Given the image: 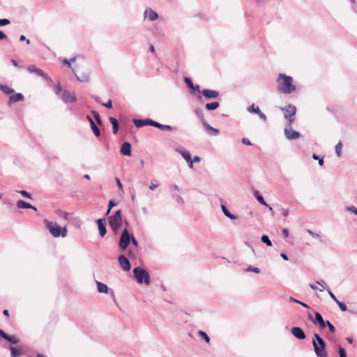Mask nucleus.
<instances>
[{"instance_id":"20","label":"nucleus","mask_w":357,"mask_h":357,"mask_svg":"<svg viewBox=\"0 0 357 357\" xmlns=\"http://www.w3.org/2000/svg\"><path fill=\"white\" fill-rule=\"evenodd\" d=\"M23 100L24 96L20 93H17L9 96L8 104L10 105L14 102L22 101Z\"/></svg>"},{"instance_id":"32","label":"nucleus","mask_w":357,"mask_h":357,"mask_svg":"<svg viewBox=\"0 0 357 357\" xmlns=\"http://www.w3.org/2000/svg\"><path fill=\"white\" fill-rule=\"evenodd\" d=\"M13 344H17L19 342V339L15 335H7L6 338L4 339Z\"/></svg>"},{"instance_id":"10","label":"nucleus","mask_w":357,"mask_h":357,"mask_svg":"<svg viewBox=\"0 0 357 357\" xmlns=\"http://www.w3.org/2000/svg\"><path fill=\"white\" fill-rule=\"evenodd\" d=\"M281 109L284 112V116L285 119H289L290 116H294L296 112V107L292 105H288L284 107H281Z\"/></svg>"},{"instance_id":"12","label":"nucleus","mask_w":357,"mask_h":357,"mask_svg":"<svg viewBox=\"0 0 357 357\" xmlns=\"http://www.w3.org/2000/svg\"><path fill=\"white\" fill-rule=\"evenodd\" d=\"M28 70L30 73H36L38 75L44 77L47 80L50 79L49 76L43 70H41L40 68H37L34 65L29 66L28 67Z\"/></svg>"},{"instance_id":"4","label":"nucleus","mask_w":357,"mask_h":357,"mask_svg":"<svg viewBox=\"0 0 357 357\" xmlns=\"http://www.w3.org/2000/svg\"><path fill=\"white\" fill-rule=\"evenodd\" d=\"M133 275L138 283H144L146 285L150 284V275L149 272L144 268L139 266L133 269Z\"/></svg>"},{"instance_id":"56","label":"nucleus","mask_w":357,"mask_h":357,"mask_svg":"<svg viewBox=\"0 0 357 357\" xmlns=\"http://www.w3.org/2000/svg\"><path fill=\"white\" fill-rule=\"evenodd\" d=\"M282 233L284 238L289 236V230L287 229H283Z\"/></svg>"},{"instance_id":"61","label":"nucleus","mask_w":357,"mask_h":357,"mask_svg":"<svg viewBox=\"0 0 357 357\" xmlns=\"http://www.w3.org/2000/svg\"><path fill=\"white\" fill-rule=\"evenodd\" d=\"M158 187V184H154L153 183H151V185H149V189L151 190H154L156 188Z\"/></svg>"},{"instance_id":"43","label":"nucleus","mask_w":357,"mask_h":357,"mask_svg":"<svg viewBox=\"0 0 357 357\" xmlns=\"http://www.w3.org/2000/svg\"><path fill=\"white\" fill-rule=\"evenodd\" d=\"M246 271L248 272H254L255 273H259L260 272V269L257 267H253L252 266H249L247 269H246Z\"/></svg>"},{"instance_id":"47","label":"nucleus","mask_w":357,"mask_h":357,"mask_svg":"<svg viewBox=\"0 0 357 357\" xmlns=\"http://www.w3.org/2000/svg\"><path fill=\"white\" fill-rule=\"evenodd\" d=\"M10 23V20L8 19H0V26H4L8 25Z\"/></svg>"},{"instance_id":"9","label":"nucleus","mask_w":357,"mask_h":357,"mask_svg":"<svg viewBox=\"0 0 357 357\" xmlns=\"http://www.w3.org/2000/svg\"><path fill=\"white\" fill-rule=\"evenodd\" d=\"M118 261L121 268L124 271H129L130 270L131 266L129 260L124 255H121L119 257Z\"/></svg>"},{"instance_id":"26","label":"nucleus","mask_w":357,"mask_h":357,"mask_svg":"<svg viewBox=\"0 0 357 357\" xmlns=\"http://www.w3.org/2000/svg\"><path fill=\"white\" fill-rule=\"evenodd\" d=\"M109 121L112 125L113 133L116 134L119 130V122L117 119L114 117H110Z\"/></svg>"},{"instance_id":"60","label":"nucleus","mask_w":357,"mask_h":357,"mask_svg":"<svg viewBox=\"0 0 357 357\" xmlns=\"http://www.w3.org/2000/svg\"><path fill=\"white\" fill-rule=\"evenodd\" d=\"M193 91H197L199 93H202V91H200L199 86L198 85H193V87L191 88Z\"/></svg>"},{"instance_id":"52","label":"nucleus","mask_w":357,"mask_h":357,"mask_svg":"<svg viewBox=\"0 0 357 357\" xmlns=\"http://www.w3.org/2000/svg\"><path fill=\"white\" fill-rule=\"evenodd\" d=\"M117 205V202L114 199H110L108 204L109 208H112L114 206Z\"/></svg>"},{"instance_id":"40","label":"nucleus","mask_w":357,"mask_h":357,"mask_svg":"<svg viewBox=\"0 0 357 357\" xmlns=\"http://www.w3.org/2000/svg\"><path fill=\"white\" fill-rule=\"evenodd\" d=\"M91 114H93V117L95 118L96 122L99 125H100L101 124V119H100L99 114L96 111H94V110L91 111Z\"/></svg>"},{"instance_id":"14","label":"nucleus","mask_w":357,"mask_h":357,"mask_svg":"<svg viewBox=\"0 0 357 357\" xmlns=\"http://www.w3.org/2000/svg\"><path fill=\"white\" fill-rule=\"evenodd\" d=\"M291 334L298 340H304L305 334L300 327H293L291 329Z\"/></svg>"},{"instance_id":"6","label":"nucleus","mask_w":357,"mask_h":357,"mask_svg":"<svg viewBox=\"0 0 357 357\" xmlns=\"http://www.w3.org/2000/svg\"><path fill=\"white\" fill-rule=\"evenodd\" d=\"M132 234H130L127 228H125L120 236L119 247L121 251H125L130 243Z\"/></svg>"},{"instance_id":"50","label":"nucleus","mask_w":357,"mask_h":357,"mask_svg":"<svg viewBox=\"0 0 357 357\" xmlns=\"http://www.w3.org/2000/svg\"><path fill=\"white\" fill-rule=\"evenodd\" d=\"M287 119V123L286 124V126L285 127H291V124L294 121L295 119L294 117L293 116H290L289 117V119Z\"/></svg>"},{"instance_id":"34","label":"nucleus","mask_w":357,"mask_h":357,"mask_svg":"<svg viewBox=\"0 0 357 357\" xmlns=\"http://www.w3.org/2000/svg\"><path fill=\"white\" fill-rule=\"evenodd\" d=\"M247 110L250 113L257 114L258 112H259L260 109L258 106H255V105L253 103L247 108Z\"/></svg>"},{"instance_id":"2","label":"nucleus","mask_w":357,"mask_h":357,"mask_svg":"<svg viewBox=\"0 0 357 357\" xmlns=\"http://www.w3.org/2000/svg\"><path fill=\"white\" fill-rule=\"evenodd\" d=\"M43 222L53 237H66L67 236L68 231L66 226L61 228L56 222L49 221L47 219H45Z\"/></svg>"},{"instance_id":"18","label":"nucleus","mask_w":357,"mask_h":357,"mask_svg":"<svg viewBox=\"0 0 357 357\" xmlns=\"http://www.w3.org/2000/svg\"><path fill=\"white\" fill-rule=\"evenodd\" d=\"M144 17H147L150 21L156 20L158 18V13L151 8H146L144 13Z\"/></svg>"},{"instance_id":"58","label":"nucleus","mask_w":357,"mask_h":357,"mask_svg":"<svg viewBox=\"0 0 357 357\" xmlns=\"http://www.w3.org/2000/svg\"><path fill=\"white\" fill-rule=\"evenodd\" d=\"M75 61V59H71V60H70V61L64 60L63 63H64L65 64H68V67H69V68H71V62H73V61Z\"/></svg>"},{"instance_id":"30","label":"nucleus","mask_w":357,"mask_h":357,"mask_svg":"<svg viewBox=\"0 0 357 357\" xmlns=\"http://www.w3.org/2000/svg\"><path fill=\"white\" fill-rule=\"evenodd\" d=\"M155 128H159L160 130H172L173 128L169 125H163L158 122L155 123Z\"/></svg>"},{"instance_id":"7","label":"nucleus","mask_w":357,"mask_h":357,"mask_svg":"<svg viewBox=\"0 0 357 357\" xmlns=\"http://www.w3.org/2000/svg\"><path fill=\"white\" fill-rule=\"evenodd\" d=\"M284 135L289 140H294L298 139L301 137L300 132L295 131L292 127H285L284 130Z\"/></svg>"},{"instance_id":"39","label":"nucleus","mask_w":357,"mask_h":357,"mask_svg":"<svg viewBox=\"0 0 357 357\" xmlns=\"http://www.w3.org/2000/svg\"><path fill=\"white\" fill-rule=\"evenodd\" d=\"M345 210L357 215V208L354 206H346Z\"/></svg>"},{"instance_id":"64","label":"nucleus","mask_w":357,"mask_h":357,"mask_svg":"<svg viewBox=\"0 0 357 357\" xmlns=\"http://www.w3.org/2000/svg\"><path fill=\"white\" fill-rule=\"evenodd\" d=\"M7 335H8L7 333H6L0 329V335H1V337L5 339L6 337L7 336Z\"/></svg>"},{"instance_id":"53","label":"nucleus","mask_w":357,"mask_h":357,"mask_svg":"<svg viewBox=\"0 0 357 357\" xmlns=\"http://www.w3.org/2000/svg\"><path fill=\"white\" fill-rule=\"evenodd\" d=\"M257 114L259 115V118L262 119L263 121H266V116L265 114H264L261 110H259V112H258Z\"/></svg>"},{"instance_id":"37","label":"nucleus","mask_w":357,"mask_h":357,"mask_svg":"<svg viewBox=\"0 0 357 357\" xmlns=\"http://www.w3.org/2000/svg\"><path fill=\"white\" fill-rule=\"evenodd\" d=\"M261 240L266 245H268V246L272 245L271 241L269 239V237L267 235H265V234L262 235L261 237Z\"/></svg>"},{"instance_id":"17","label":"nucleus","mask_w":357,"mask_h":357,"mask_svg":"<svg viewBox=\"0 0 357 357\" xmlns=\"http://www.w3.org/2000/svg\"><path fill=\"white\" fill-rule=\"evenodd\" d=\"M314 324H318L321 328H324L326 326V321H325L321 314L316 312L314 314V319L312 320Z\"/></svg>"},{"instance_id":"13","label":"nucleus","mask_w":357,"mask_h":357,"mask_svg":"<svg viewBox=\"0 0 357 357\" xmlns=\"http://www.w3.org/2000/svg\"><path fill=\"white\" fill-rule=\"evenodd\" d=\"M96 222L98 225L100 236L103 237L107 233L106 220L105 218H100L97 220Z\"/></svg>"},{"instance_id":"55","label":"nucleus","mask_w":357,"mask_h":357,"mask_svg":"<svg viewBox=\"0 0 357 357\" xmlns=\"http://www.w3.org/2000/svg\"><path fill=\"white\" fill-rule=\"evenodd\" d=\"M242 143H243L245 145H251L250 141L248 138H243L242 139Z\"/></svg>"},{"instance_id":"21","label":"nucleus","mask_w":357,"mask_h":357,"mask_svg":"<svg viewBox=\"0 0 357 357\" xmlns=\"http://www.w3.org/2000/svg\"><path fill=\"white\" fill-rule=\"evenodd\" d=\"M120 153L123 155H130L131 144L129 142H124L121 147Z\"/></svg>"},{"instance_id":"63","label":"nucleus","mask_w":357,"mask_h":357,"mask_svg":"<svg viewBox=\"0 0 357 357\" xmlns=\"http://www.w3.org/2000/svg\"><path fill=\"white\" fill-rule=\"evenodd\" d=\"M62 91L61 86L60 85H56L55 87V92L56 94H59Z\"/></svg>"},{"instance_id":"31","label":"nucleus","mask_w":357,"mask_h":357,"mask_svg":"<svg viewBox=\"0 0 357 357\" xmlns=\"http://www.w3.org/2000/svg\"><path fill=\"white\" fill-rule=\"evenodd\" d=\"M256 198H257V201H258L260 204H262V205H264V206H266L268 207V208H269V210H270V211H271V210H272V207L269 206L267 204V203L265 202V200H264V197H263L261 195H259V194H258V192H256Z\"/></svg>"},{"instance_id":"45","label":"nucleus","mask_w":357,"mask_h":357,"mask_svg":"<svg viewBox=\"0 0 357 357\" xmlns=\"http://www.w3.org/2000/svg\"><path fill=\"white\" fill-rule=\"evenodd\" d=\"M184 82L190 89L193 87L194 84L190 78L185 77L184 78Z\"/></svg>"},{"instance_id":"33","label":"nucleus","mask_w":357,"mask_h":357,"mask_svg":"<svg viewBox=\"0 0 357 357\" xmlns=\"http://www.w3.org/2000/svg\"><path fill=\"white\" fill-rule=\"evenodd\" d=\"M197 334H198V336L199 337H201L202 339H203L206 342L208 343L210 342V337L206 334V333H205L202 331H198Z\"/></svg>"},{"instance_id":"1","label":"nucleus","mask_w":357,"mask_h":357,"mask_svg":"<svg viewBox=\"0 0 357 357\" xmlns=\"http://www.w3.org/2000/svg\"><path fill=\"white\" fill-rule=\"evenodd\" d=\"M278 90L284 94H289L296 89L293 84V78L285 74L280 73L277 79Z\"/></svg>"},{"instance_id":"42","label":"nucleus","mask_w":357,"mask_h":357,"mask_svg":"<svg viewBox=\"0 0 357 357\" xmlns=\"http://www.w3.org/2000/svg\"><path fill=\"white\" fill-rule=\"evenodd\" d=\"M335 303L337 304V305L339 306L340 309L342 311V312H345L347 310V307L345 303H342V302H340L338 300L335 301Z\"/></svg>"},{"instance_id":"8","label":"nucleus","mask_w":357,"mask_h":357,"mask_svg":"<svg viewBox=\"0 0 357 357\" xmlns=\"http://www.w3.org/2000/svg\"><path fill=\"white\" fill-rule=\"evenodd\" d=\"M61 99L66 103L75 102L77 101L75 93L68 91H64L63 92Z\"/></svg>"},{"instance_id":"46","label":"nucleus","mask_w":357,"mask_h":357,"mask_svg":"<svg viewBox=\"0 0 357 357\" xmlns=\"http://www.w3.org/2000/svg\"><path fill=\"white\" fill-rule=\"evenodd\" d=\"M326 326H328V330L331 333H334L335 331V327L333 326V324L329 321H326Z\"/></svg>"},{"instance_id":"16","label":"nucleus","mask_w":357,"mask_h":357,"mask_svg":"<svg viewBox=\"0 0 357 357\" xmlns=\"http://www.w3.org/2000/svg\"><path fill=\"white\" fill-rule=\"evenodd\" d=\"M202 93L206 99L216 98L219 96L218 91L211 89H204Z\"/></svg>"},{"instance_id":"57","label":"nucleus","mask_w":357,"mask_h":357,"mask_svg":"<svg viewBox=\"0 0 357 357\" xmlns=\"http://www.w3.org/2000/svg\"><path fill=\"white\" fill-rule=\"evenodd\" d=\"M6 38H7V36L6 35V33L3 31L0 30V40H4Z\"/></svg>"},{"instance_id":"48","label":"nucleus","mask_w":357,"mask_h":357,"mask_svg":"<svg viewBox=\"0 0 357 357\" xmlns=\"http://www.w3.org/2000/svg\"><path fill=\"white\" fill-rule=\"evenodd\" d=\"M338 352H339L340 357H347L346 351H345L344 349H343L342 347H339Z\"/></svg>"},{"instance_id":"22","label":"nucleus","mask_w":357,"mask_h":357,"mask_svg":"<svg viewBox=\"0 0 357 357\" xmlns=\"http://www.w3.org/2000/svg\"><path fill=\"white\" fill-rule=\"evenodd\" d=\"M16 205L18 208H31L34 211L37 210V208L35 206L31 205L30 204H29L23 200L17 201Z\"/></svg>"},{"instance_id":"62","label":"nucleus","mask_w":357,"mask_h":357,"mask_svg":"<svg viewBox=\"0 0 357 357\" xmlns=\"http://www.w3.org/2000/svg\"><path fill=\"white\" fill-rule=\"evenodd\" d=\"M132 243L135 246V247H137L138 246V242L136 240V238L132 236V239H131V241Z\"/></svg>"},{"instance_id":"59","label":"nucleus","mask_w":357,"mask_h":357,"mask_svg":"<svg viewBox=\"0 0 357 357\" xmlns=\"http://www.w3.org/2000/svg\"><path fill=\"white\" fill-rule=\"evenodd\" d=\"M116 184H117V186L119 189H122L123 188V185L120 181L119 178H116Z\"/></svg>"},{"instance_id":"51","label":"nucleus","mask_w":357,"mask_h":357,"mask_svg":"<svg viewBox=\"0 0 357 357\" xmlns=\"http://www.w3.org/2000/svg\"><path fill=\"white\" fill-rule=\"evenodd\" d=\"M327 292L329 294L330 297L335 302L337 301V297L334 295V294L331 291V289H328Z\"/></svg>"},{"instance_id":"15","label":"nucleus","mask_w":357,"mask_h":357,"mask_svg":"<svg viewBox=\"0 0 357 357\" xmlns=\"http://www.w3.org/2000/svg\"><path fill=\"white\" fill-rule=\"evenodd\" d=\"M175 151L180 153L183 158L186 161V162H189L191 159V154L190 153V151H188V150H186L185 149H184L183 146H178L177 148H176Z\"/></svg>"},{"instance_id":"24","label":"nucleus","mask_w":357,"mask_h":357,"mask_svg":"<svg viewBox=\"0 0 357 357\" xmlns=\"http://www.w3.org/2000/svg\"><path fill=\"white\" fill-rule=\"evenodd\" d=\"M96 284L98 292L104 294L108 293L109 289L105 284L96 281Z\"/></svg>"},{"instance_id":"5","label":"nucleus","mask_w":357,"mask_h":357,"mask_svg":"<svg viewBox=\"0 0 357 357\" xmlns=\"http://www.w3.org/2000/svg\"><path fill=\"white\" fill-rule=\"evenodd\" d=\"M108 222L114 232H117L122 225L121 211L118 210L108 218Z\"/></svg>"},{"instance_id":"49","label":"nucleus","mask_w":357,"mask_h":357,"mask_svg":"<svg viewBox=\"0 0 357 357\" xmlns=\"http://www.w3.org/2000/svg\"><path fill=\"white\" fill-rule=\"evenodd\" d=\"M91 129L96 137H99L100 135V131L96 126H93Z\"/></svg>"},{"instance_id":"11","label":"nucleus","mask_w":357,"mask_h":357,"mask_svg":"<svg viewBox=\"0 0 357 357\" xmlns=\"http://www.w3.org/2000/svg\"><path fill=\"white\" fill-rule=\"evenodd\" d=\"M133 123L137 128H141L144 126H155V121L151 119H133Z\"/></svg>"},{"instance_id":"23","label":"nucleus","mask_w":357,"mask_h":357,"mask_svg":"<svg viewBox=\"0 0 357 357\" xmlns=\"http://www.w3.org/2000/svg\"><path fill=\"white\" fill-rule=\"evenodd\" d=\"M221 208L225 215L229 218V219L236 220L238 218V216L231 213L225 205L222 204Z\"/></svg>"},{"instance_id":"36","label":"nucleus","mask_w":357,"mask_h":357,"mask_svg":"<svg viewBox=\"0 0 357 357\" xmlns=\"http://www.w3.org/2000/svg\"><path fill=\"white\" fill-rule=\"evenodd\" d=\"M195 114L197 115V116L199 119V120L201 121L202 122V124L204 123V122H206V121L204 119V114L202 113V112L201 111V109H197L195 110Z\"/></svg>"},{"instance_id":"19","label":"nucleus","mask_w":357,"mask_h":357,"mask_svg":"<svg viewBox=\"0 0 357 357\" xmlns=\"http://www.w3.org/2000/svg\"><path fill=\"white\" fill-rule=\"evenodd\" d=\"M202 126H204V128H205L206 131L208 132V134L211 135H213V136H217L219 135L220 133V131L217 128H213L212 126H211L207 121L206 122H204V123L202 124Z\"/></svg>"},{"instance_id":"38","label":"nucleus","mask_w":357,"mask_h":357,"mask_svg":"<svg viewBox=\"0 0 357 357\" xmlns=\"http://www.w3.org/2000/svg\"><path fill=\"white\" fill-rule=\"evenodd\" d=\"M17 192L20 193L22 196H23L24 197L29 198L30 199H32L31 194L26 190H18V191H17Z\"/></svg>"},{"instance_id":"44","label":"nucleus","mask_w":357,"mask_h":357,"mask_svg":"<svg viewBox=\"0 0 357 357\" xmlns=\"http://www.w3.org/2000/svg\"><path fill=\"white\" fill-rule=\"evenodd\" d=\"M56 213L63 217L65 220H68V213L63 212L61 210H56Z\"/></svg>"},{"instance_id":"41","label":"nucleus","mask_w":357,"mask_h":357,"mask_svg":"<svg viewBox=\"0 0 357 357\" xmlns=\"http://www.w3.org/2000/svg\"><path fill=\"white\" fill-rule=\"evenodd\" d=\"M307 232L314 238H317L319 241L322 242L321 237L319 234L313 232L312 231L307 229Z\"/></svg>"},{"instance_id":"3","label":"nucleus","mask_w":357,"mask_h":357,"mask_svg":"<svg viewBox=\"0 0 357 357\" xmlns=\"http://www.w3.org/2000/svg\"><path fill=\"white\" fill-rule=\"evenodd\" d=\"M312 344L317 357H326V342L324 339L317 333L314 334V339Z\"/></svg>"},{"instance_id":"29","label":"nucleus","mask_w":357,"mask_h":357,"mask_svg":"<svg viewBox=\"0 0 357 357\" xmlns=\"http://www.w3.org/2000/svg\"><path fill=\"white\" fill-rule=\"evenodd\" d=\"M10 350L11 357H20L22 354V352L15 347H10Z\"/></svg>"},{"instance_id":"25","label":"nucleus","mask_w":357,"mask_h":357,"mask_svg":"<svg viewBox=\"0 0 357 357\" xmlns=\"http://www.w3.org/2000/svg\"><path fill=\"white\" fill-rule=\"evenodd\" d=\"M77 79L81 82H86L89 81V73H83L82 75H78L75 74Z\"/></svg>"},{"instance_id":"35","label":"nucleus","mask_w":357,"mask_h":357,"mask_svg":"<svg viewBox=\"0 0 357 357\" xmlns=\"http://www.w3.org/2000/svg\"><path fill=\"white\" fill-rule=\"evenodd\" d=\"M342 144L341 142H339L336 145H335V153L337 155V157H341L342 155Z\"/></svg>"},{"instance_id":"28","label":"nucleus","mask_w":357,"mask_h":357,"mask_svg":"<svg viewBox=\"0 0 357 357\" xmlns=\"http://www.w3.org/2000/svg\"><path fill=\"white\" fill-rule=\"evenodd\" d=\"M220 104L218 102H209V103H206V109L207 110H215L218 107H219Z\"/></svg>"},{"instance_id":"27","label":"nucleus","mask_w":357,"mask_h":357,"mask_svg":"<svg viewBox=\"0 0 357 357\" xmlns=\"http://www.w3.org/2000/svg\"><path fill=\"white\" fill-rule=\"evenodd\" d=\"M0 89L7 95H10L13 93H14V90L11 88H10L8 85L5 84H0Z\"/></svg>"},{"instance_id":"54","label":"nucleus","mask_w":357,"mask_h":357,"mask_svg":"<svg viewBox=\"0 0 357 357\" xmlns=\"http://www.w3.org/2000/svg\"><path fill=\"white\" fill-rule=\"evenodd\" d=\"M102 105L105 106L107 108H111L112 107V100L109 99L108 101L105 103H102Z\"/></svg>"}]
</instances>
